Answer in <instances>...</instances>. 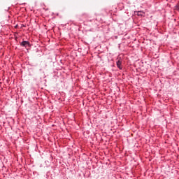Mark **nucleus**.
Segmentation results:
<instances>
[{
    "instance_id": "f257e3e1",
    "label": "nucleus",
    "mask_w": 179,
    "mask_h": 179,
    "mask_svg": "<svg viewBox=\"0 0 179 179\" xmlns=\"http://www.w3.org/2000/svg\"><path fill=\"white\" fill-rule=\"evenodd\" d=\"M20 45L22 47H25V48L27 47H30V42H29L27 41H23L22 42L20 43Z\"/></svg>"
},
{
    "instance_id": "f03ea898",
    "label": "nucleus",
    "mask_w": 179,
    "mask_h": 179,
    "mask_svg": "<svg viewBox=\"0 0 179 179\" xmlns=\"http://www.w3.org/2000/svg\"><path fill=\"white\" fill-rule=\"evenodd\" d=\"M116 65L118 68V69L122 70V60H117L116 62Z\"/></svg>"
},
{
    "instance_id": "7ed1b4c3",
    "label": "nucleus",
    "mask_w": 179,
    "mask_h": 179,
    "mask_svg": "<svg viewBox=\"0 0 179 179\" xmlns=\"http://www.w3.org/2000/svg\"><path fill=\"white\" fill-rule=\"evenodd\" d=\"M80 20H83V19H87L89 17V15L86 13H84L80 15Z\"/></svg>"
},
{
    "instance_id": "20e7f679",
    "label": "nucleus",
    "mask_w": 179,
    "mask_h": 179,
    "mask_svg": "<svg viewBox=\"0 0 179 179\" xmlns=\"http://www.w3.org/2000/svg\"><path fill=\"white\" fill-rule=\"evenodd\" d=\"M145 15V13L143 11H138L137 12V16H143Z\"/></svg>"
},
{
    "instance_id": "39448f33",
    "label": "nucleus",
    "mask_w": 179,
    "mask_h": 179,
    "mask_svg": "<svg viewBox=\"0 0 179 179\" xmlns=\"http://www.w3.org/2000/svg\"><path fill=\"white\" fill-rule=\"evenodd\" d=\"M22 27H25V26H24V25H22Z\"/></svg>"
}]
</instances>
